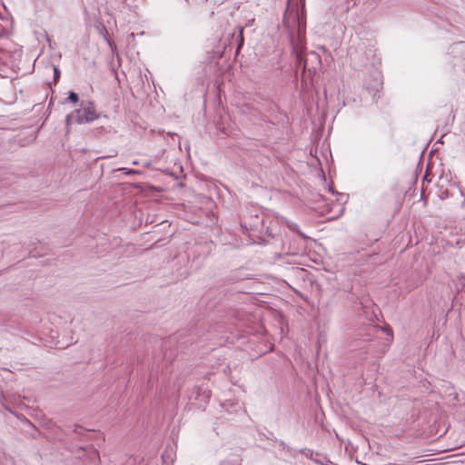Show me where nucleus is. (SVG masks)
Masks as SVG:
<instances>
[{"instance_id": "obj_8", "label": "nucleus", "mask_w": 465, "mask_h": 465, "mask_svg": "<svg viewBox=\"0 0 465 465\" xmlns=\"http://www.w3.org/2000/svg\"><path fill=\"white\" fill-rule=\"evenodd\" d=\"M124 170L125 171V173H127V174H134V173H138L137 171L132 170V169H130V170L124 169Z\"/></svg>"}, {"instance_id": "obj_6", "label": "nucleus", "mask_w": 465, "mask_h": 465, "mask_svg": "<svg viewBox=\"0 0 465 465\" xmlns=\"http://www.w3.org/2000/svg\"><path fill=\"white\" fill-rule=\"evenodd\" d=\"M52 67L54 70V82H56L60 77V70L58 69V67L56 65H52Z\"/></svg>"}, {"instance_id": "obj_9", "label": "nucleus", "mask_w": 465, "mask_h": 465, "mask_svg": "<svg viewBox=\"0 0 465 465\" xmlns=\"http://www.w3.org/2000/svg\"><path fill=\"white\" fill-rule=\"evenodd\" d=\"M310 55L314 57L316 60H318L320 62V58H319L318 54H316L315 53H311Z\"/></svg>"}, {"instance_id": "obj_5", "label": "nucleus", "mask_w": 465, "mask_h": 465, "mask_svg": "<svg viewBox=\"0 0 465 465\" xmlns=\"http://www.w3.org/2000/svg\"><path fill=\"white\" fill-rule=\"evenodd\" d=\"M78 94L74 92H70L68 95V100L72 103H77L78 102Z\"/></svg>"}, {"instance_id": "obj_7", "label": "nucleus", "mask_w": 465, "mask_h": 465, "mask_svg": "<svg viewBox=\"0 0 465 465\" xmlns=\"http://www.w3.org/2000/svg\"><path fill=\"white\" fill-rule=\"evenodd\" d=\"M242 32H243V28H242V27H241V28H240V38H241V40H240V45H242V43H243Z\"/></svg>"}, {"instance_id": "obj_4", "label": "nucleus", "mask_w": 465, "mask_h": 465, "mask_svg": "<svg viewBox=\"0 0 465 465\" xmlns=\"http://www.w3.org/2000/svg\"><path fill=\"white\" fill-rule=\"evenodd\" d=\"M457 285L460 288H465V271L460 272L457 276Z\"/></svg>"}, {"instance_id": "obj_1", "label": "nucleus", "mask_w": 465, "mask_h": 465, "mask_svg": "<svg viewBox=\"0 0 465 465\" xmlns=\"http://www.w3.org/2000/svg\"><path fill=\"white\" fill-rule=\"evenodd\" d=\"M99 117V114L96 113L95 106L93 103L82 104L81 107L75 110L71 115H67L66 123L67 125L70 124L71 120L74 119V121L79 124H86L94 121Z\"/></svg>"}, {"instance_id": "obj_2", "label": "nucleus", "mask_w": 465, "mask_h": 465, "mask_svg": "<svg viewBox=\"0 0 465 465\" xmlns=\"http://www.w3.org/2000/svg\"><path fill=\"white\" fill-rule=\"evenodd\" d=\"M84 452H86V458L90 460L92 462L99 464L101 462L100 455L97 450L91 447L89 449H82Z\"/></svg>"}, {"instance_id": "obj_3", "label": "nucleus", "mask_w": 465, "mask_h": 465, "mask_svg": "<svg viewBox=\"0 0 465 465\" xmlns=\"http://www.w3.org/2000/svg\"><path fill=\"white\" fill-rule=\"evenodd\" d=\"M308 57L306 58H303V55L302 53H299L297 54V62L300 65H302V68H303V73H305L306 71H308L310 74H312V72L315 73V68L312 69L310 67H308Z\"/></svg>"}]
</instances>
